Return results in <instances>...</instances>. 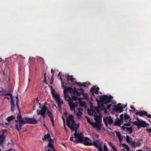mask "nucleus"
<instances>
[{"label": "nucleus", "instance_id": "1", "mask_svg": "<svg viewBox=\"0 0 151 151\" xmlns=\"http://www.w3.org/2000/svg\"><path fill=\"white\" fill-rule=\"evenodd\" d=\"M94 119L96 120V123H91V125L94 128H96L98 131H100L102 124L101 123L102 120L101 116H99L96 118H94Z\"/></svg>", "mask_w": 151, "mask_h": 151}, {"label": "nucleus", "instance_id": "2", "mask_svg": "<svg viewBox=\"0 0 151 151\" xmlns=\"http://www.w3.org/2000/svg\"><path fill=\"white\" fill-rule=\"evenodd\" d=\"M137 121H134L132 122L133 124L136 125L138 129H140L141 127H145L147 126H149V124L145 121L136 118Z\"/></svg>", "mask_w": 151, "mask_h": 151}, {"label": "nucleus", "instance_id": "3", "mask_svg": "<svg viewBox=\"0 0 151 151\" xmlns=\"http://www.w3.org/2000/svg\"><path fill=\"white\" fill-rule=\"evenodd\" d=\"M67 126L71 129V131H73L76 128H78L79 127V124H77L75 123V121L73 120L70 121L69 119H67Z\"/></svg>", "mask_w": 151, "mask_h": 151}, {"label": "nucleus", "instance_id": "4", "mask_svg": "<svg viewBox=\"0 0 151 151\" xmlns=\"http://www.w3.org/2000/svg\"><path fill=\"white\" fill-rule=\"evenodd\" d=\"M19 110V113L17 114V119L19 121L18 123H17L15 125V127L16 130L18 131H19L22 128L23 125V124L22 123V121H24L23 120V118H22L20 113V110L19 108L18 109Z\"/></svg>", "mask_w": 151, "mask_h": 151}, {"label": "nucleus", "instance_id": "5", "mask_svg": "<svg viewBox=\"0 0 151 151\" xmlns=\"http://www.w3.org/2000/svg\"><path fill=\"white\" fill-rule=\"evenodd\" d=\"M113 98V97L111 95L108 96L105 95L101 96L99 98V100L102 104H106L110 103Z\"/></svg>", "mask_w": 151, "mask_h": 151}, {"label": "nucleus", "instance_id": "6", "mask_svg": "<svg viewBox=\"0 0 151 151\" xmlns=\"http://www.w3.org/2000/svg\"><path fill=\"white\" fill-rule=\"evenodd\" d=\"M23 119L26 120V121H22V122L23 124V125L27 123L31 124H35L37 123V121L35 118H29L25 116L24 117Z\"/></svg>", "mask_w": 151, "mask_h": 151}, {"label": "nucleus", "instance_id": "7", "mask_svg": "<svg viewBox=\"0 0 151 151\" xmlns=\"http://www.w3.org/2000/svg\"><path fill=\"white\" fill-rule=\"evenodd\" d=\"M47 110H48L47 107L46 106H43L41 110H37V113L38 115H41L42 118H44L45 117V113Z\"/></svg>", "mask_w": 151, "mask_h": 151}, {"label": "nucleus", "instance_id": "8", "mask_svg": "<svg viewBox=\"0 0 151 151\" xmlns=\"http://www.w3.org/2000/svg\"><path fill=\"white\" fill-rule=\"evenodd\" d=\"M107 121L109 124L111 125L113 123V120L110 116H109V117H104L103 118V121L105 124V126L106 127H108V129L111 130L110 128L108 127V124L107 122Z\"/></svg>", "mask_w": 151, "mask_h": 151}, {"label": "nucleus", "instance_id": "9", "mask_svg": "<svg viewBox=\"0 0 151 151\" xmlns=\"http://www.w3.org/2000/svg\"><path fill=\"white\" fill-rule=\"evenodd\" d=\"M114 107L115 111L116 112L120 113L123 111V108L124 107L123 106V105H122L121 103H119L117 104V106L115 105Z\"/></svg>", "mask_w": 151, "mask_h": 151}, {"label": "nucleus", "instance_id": "10", "mask_svg": "<svg viewBox=\"0 0 151 151\" xmlns=\"http://www.w3.org/2000/svg\"><path fill=\"white\" fill-rule=\"evenodd\" d=\"M7 95H9L11 99V111L13 112L14 110V101L13 99V96L12 95L11 93H6L5 95L6 96Z\"/></svg>", "mask_w": 151, "mask_h": 151}, {"label": "nucleus", "instance_id": "11", "mask_svg": "<svg viewBox=\"0 0 151 151\" xmlns=\"http://www.w3.org/2000/svg\"><path fill=\"white\" fill-rule=\"evenodd\" d=\"M89 139L88 137H83L82 140V142L80 143L83 144L87 146H91L93 144L88 142L87 141V140H89Z\"/></svg>", "mask_w": 151, "mask_h": 151}, {"label": "nucleus", "instance_id": "12", "mask_svg": "<svg viewBox=\"0 0 151 151\" xmlns=\"http://www.w3.org/2000/svg\"><path fill=\"white\" fill-rule=\"evenodd\" d=\"M63 87H64L68 92H70L71 93H73L74 94L75 93V91H76V88L73 87V88L72 87L70 86L68 87L67 86H64Z\"/></svg>", "mask_w": 151, "mask_h": 151}, {"label": "nucleus", "instance_id": "13", "mask_svg": "<svg viewBox=\"0 0 151 151\" xmlns=\"http://www.w3.org/2000/svg\"><path fill=\"white\" fill-rule=\"evenodd\" d=\"M135 114L137 115H139L140 116H142L143 115L147 117V112L145 111H141L139 112H136Z\"/></svg>", "mask_w": 151, "mask_h": 151}, {"label": "nucleus", "instance_id": "14", "mask_svg": "<svg viewBox=\"0 0 151 151\" xmlns=\"http://www.w3.org/2000/svg\"><path fill=\"white\" fill-rule=\"evenodd\" d=\"M5 138V136H4V133L2 132L0 133V145H3L4 141Z\"/></svg>", "mask_w": 151, "mask_h": 151}, {"label": "nucleus", "instance_id": "15", "mask_svg": "<svg viewBox=\"0 0 151 151\" xmlns=\"http://www.w3.org/2000/svg\"><path fill=\"white\" fill-rule=\"evenodd\" d=\"M52 94L53 97L57 101H61V99L60 98V96L59 94L57 93H52Z\"/></svg>", "mask_w": 151, "mask_h": 151}, {"label": "nucleus", "instance_id": "16", "mask_svg": "<svg viewBox=\"0 0 151 151\" xmlns=\"http://www.w3.org/2000/svg\"><path fill=\"white\" fill-rule=\"evenodd\" d=\"M78 129L77 128H76L75 130H74V131L75 132V133L74 134V137H75L76 138H77V139H82V137H83L82 136L79 134H78L77 133V130Z\"/></svg>", "mask_w": 151, "mask_h": 151}, {"label": "nucleus", "instance_id": "17", "mask_svg": "<svg viewBox=\"0 0 151 151\" xmlns=\"http://www.w3.org/2000/svg\"><path fill=\"white\" fill-rule=\"evenodd\" d=\"M122 124V122L121 121L120 119H116L115 123L114 124V126H120L121 124Z\"/></svg>", "mask_w": 151, "mask_h": 151}, {"label": "nucleus", "instance_id": "18", "mask_svg": "<svg viewBox=\"0 0 151 151\" xmlns=\"http://www.w3.org/2000/svg\"><path fill=\"white\" fill-rule=\"evenodd\" d=\"M67 101L68 103V104H70V105H71V106L75 108L76 107L78 106V103L77 102L74 103H73L71 99H67Z\"/></svg>", "mask_w": 151, "mask_h": 151}, {"label": "nucleus", "instance_id": "19", "mask_svg": "<svg viewBox=\"0 0 151 151\" xmlns=\"http://www.w3.org/2000/svg\"><path fill=\"white\" fill-rule=\"evenodd\" d=\"M77 138L74 137H70V140L73 141L74 142H76L78 143V142H82V140L81 139H76Z\"/></svg>", "mask_w": 151, "mask_h": 151}, {"label": "nucleus", "instance_id": "20", "mask_svg": "<svg viewBox=\"0 0 151 151\" xmlns=\"http://www.w3.org/2000/svg\"><path fill=\"white\" fill-rule=\"evenodd\" d=\"M63 88L64 89L63 92V93H64V98L65 99H66V98H68L69 99H71V97H70L68 95V93H67L68 91H67V90H66L65 88L64 87H63Z\"/></svg>", "mask_w": 151, "mask_h": 151}, {"label": "nucleus", "instance_id": "21", "mask_svg": "<svg viewBox=\"0 0 151 151\" xmlns=\"http://www.w3.org/2000/svg\"><path fill=\"white\" fill-rule=\"evenodd\" d=\"M50 137V136L49 133H48L47 134L44 135V137L42 138V139L44 141H46V139H48Z\"/></svg>", "mask_w": 151, "mask_h": 151}, {"label": "nucleus", "instance_id": "22", "mask_svg": "<svg viewBox=\"0 0 151 151\" xmlns=\"http://www.w3.org/2000/svg\"><path fill=\"white\" fill-rule=\"evenodd\" d=\"M75 80V79L73 78V76H72L68 75L67 76V80L68 81H70L73 82Z\"/></svg>", "mask_w": 151, "mask_h": 151}, {"label": "nucleus", "instance_id": "23", "mask_svg": "<svg viewBox=\"0 0 151 151\" xmlns=\"http://www.w3.org/2000/svg\"><path fill=\"white\" fill-rule=\"evenodd\" d=\"M103 104H100L99 103H98V108L101 109L102 111H103L104 109L105 108V106Z\"/></svg>", "mask_w": 151, "mask_h": 151}, {"label": "nucleus", "instance_id": "24", "mask_svg": "<svg viewBox=\"0 0 151 151\" xmlns=\"http://www.w3.org/2000/svg\"><path fill=\"white\" fill-rule=\"evenodd\" d=\"M96 88V86H93V87H92L90 90V92L91 93V94L92 96H94V93L93 91H94Z\"/></svg>", "mask_w": 151, "mask_h": 151}, {"label": "nucleus", "instance_id": "25", "mask_svg": "<svg viewBox=\"0 0 151 151\" xmlns=\"http://www.w3.org/2000/svg\"><path fill=\"white\" fill-rule=\"evenodd\" d=\"M94 110L90 109L88 110V114L89 116H93V113Z\"/></svg>", "mask_w": 151, "mask_h": 151}, {"label": "nucleus", "instance_id": "26", "mask_svg": "<svg viewBox=\"0 0 151 151\" xmlns=\"http://www.w3.org/2000/svg\"><path fill=\"white\" fill-rule=\"evenodd\" d=\"M14 116L13 115H11L9 116L7 118V120L8 122H10L11 120L14 119Z\"/></svg>", "mask_w": 151, "mask_h": 151}, {"label": "nucleus", "instance_id": "27", "mask_svg": "<svg viewBox=\"0 0 151 151\" xmlns=\"http://www.w3.org/2000/svg\"><path fill=\"white\" fill-rule=\"evenodd\" d=\"M60 72L58 73V78L59 77V76L60 77V80L61 83V86H62V87H63L65 85H64V83L63 82V80L62 78L60 76Z\"/></svg>", "mask_w": 151, "mask_h": 151}, {"label": "nucleus", "instance_id": "28", "mask_svg": "<svg viewBox=\"0 0 151 151\" xmlns=\"http://www.w3.org/2000/svg\"><path fill=\"white\" fill-rule=\"evenodd\" d=\"M127 131L128 132L130 133H132L133 132V128L132 127H127L126 128Z\"/></svg>", "mask_w": 151, "mask_h": 151}, {"label": "nucleus", "instance_id": "29", "mask_svg": "<svg viewBox=\"0 0 151 151\" xmlns=\"http://www.w3.org/2000/svg\"><path fill=\"white\" fill-rule=\"evenodd\" d=\"M82 95H83L84 99L87 100L89 99L88 98V94L87 93H85L84 92V93H83Z\"/></svg>", "mask_w": 151, "mask_h": 151}, {"label": "nucleus", "instance_id": "30", "mask_svg": "<svg viewBox=\"0 0 151 151\" xmlns=\"http://www.w3.org/2000/svg\"><path fill=\"white\" fill-rule=\"evenodd\" d=\"M47 112L46 113L47 114H48V116L50 117H53L52 116V113L50 111L48 110H48H47Z\"/></svg>", "mask_w": 151, "mask_h": 151}, {"label": "nucleus", "instance_id": "31", "mask_svg": "<svg viewBox=\"0 0 151 151\" xmlns=\"http://www.w3.org/2000/svg\"><path fill=\"white\" fill-rule=\"evenodd\" d=\"M80 106H81L82 107H86V103L85 102H82L81 103L79 104Z\"/></svg>", "mask_w": 151, "mask_h": 151}, {"label": "nucleus", "instance_id": "32", "mask_svg": "<svg viewBox=\"0 0 151 151\" xmlns=\"http://www.w3.org/2000/svg\"><path fill=\"white\" fill-rule=\"evenodd\" d=\"M90 83L89 82H86L82 83L81 86H83L85 87H88V84Z\"/></svg>", "mask_w": 151, "mask_h": 151}, {"label": "nucleus", "instance_id": "33", "mask_svg": "<svg viewBox=\"0 0 151 151\" xmlns=\"http://www.w3.org/2000/svg\"><path fill=\"white\" fill-rule=\"evenodd\" d=\"M44 79L43 80V81L44 82V83H46V84H48V83L46 81V73L45 72L44 75Z\"/></svg>", "mask_w": 151, "mask_h": 151}, {"label": "nucleus", "instance_id": "34", "mask_svg": "<svg viewBox=\"0 0 151 151\" xmlns=\"http://www.w3.org/2000/svg\"><path fill=\"white\" fill-rule=\"evenodd\" d=\"M103 147H102L101 145V144H99L98 148L97 149L98 150V151H103Z\"/></svg>", "mask_w": 151, "mask_h": 151}, {"label": "nucleus", "instance_id": "35", "mask_svg": "<svg viewBox=\"0 0 151 151\" xmlns=\"http://www.w3.org/2000/svg\"><path fill=\"white\" fill-rule=\"evenodd\" d=\"M48 145L49 147L50 148L54 150L55 148L54 147V145L53 144H52L51 143H48Z\"/></svg>", "mask_w": 151, "mask_h": 151}, {"label": "nucleus", "instance_id": "36", "mask_svg": "<svg viewBox=\"0 0 151 151\" xmlns=\"http://www.w3.org/2000/svg\"><path fill=\"white\" fill-rule=\"evenodd\" d=\"M99 90V87H96V88H95V90H94V92L95 94H98V92Z\"/></svg>", "mask_w": 151, "mask_h": 151}, {"label": "nucleus", "instance_id": "37", "mask_svg": "<svg viewBox=\"0 0 151 151\" xmlns=\"http://www.w3.org/2000/svg\"><path fill=\"white\" fill-rule=\"evenodd\" d=\"M83 93L82 92H78L77 90H76V91H75V93L74 94H76L77 96H80L81 95H82Z\"/></svg>", "mask_w": 151, "mask_h": 151}, {"label": "nucleus", "instance_id": "38", "mask_svg": "<svg viewBox=\"0 0 151 151\" xmlns=\"http://www.w3.org/2000/svg\"><path fill=\"white\" fill-rule=\"evenodd\" d=\"M16 99H17L16 102V106L17 107V108L18 109L19 108V106L18 104V101L19 100H18V96H16L15 97Z\"/></svg>", "mask_w": 151, "mask_h": 151}, {"label": "nucleus", "instance_id": "39", "mask_svg": "<svg viewBox=\"0 0 151 151\" xmlns=\"http://www.w3.org/2000/svg\"><path fill=\"white\" fill-rule=\"evenodd\" d=\"M130 118V116L127 114L125 113L124 114V118L125 120L129 119Z\"/></svg>", "mask_w": 151, "mask_h": 151}, {"label": "nucleus", "instance_id": "40", "mask_svg": "<svg viewBox=\"0 0 151 151\" xmlns=\"http://www.w3.org/2000/svg\"><path fill=\"white\" fill-rule=\"evenodd\" d=\"M73 116L72 115L70 114L68 115V118L67 119H69L71 121V120H73Z\"/></svg>", "mask_w": 151, "mask_h": 151}, {"label": "nucleus", "instance_id": "41", "mask_svg": "<svg viewBox=\"0 0 151 151\" xmlns=\"http://www.w3.org/2000/svg\"><path fill=\"white\" fill-rule=\"evenodd\" d=\"M60 101H57V103H58V107L59 109H61Z\"/></svg>", "mask_w": 151, "mask_h": 151}, {"label": "nucleus", "instance_id": "42", "mask_svg": "<svg viewBox=\"0 0 151 151\" xmlns=\"http://www.w3.org/2000/svg\"><path fill=\"white\" fill-rule=\"evenodd\" d=\"M71 97L72 99L74 101H76L78 99L77 97L76 96H74L73 95H72L71 96Z\"/></svg>", "mask_w": 151, "mask_h": 151}, {"label": "nucleus", "instance_id": "43", "mask_svg": "<svg viewBox=\"0 0 151 151\" xmlns=\"http://www.w3.org/2000/svg\"><path fill=\"white\" fill-rule=\"evenodd\" d=\"M116 135L118 136L119 139L120 140H121V134L119 132H117L116 133Z\"/></svg>", "mask_w": 151, "mask_h": 151}, {"label": "nucleus", "instance_id": "44", "mask_svg": "<svg viewBox=\"0 0 151 151\" xmlns=\"http://www.w3.org/2000/svg\"><path fill=\"white\" fill-rule=\"evenodd\" d=\"M38 103H35L33 105V106H32V108L33 109V110H35V107H36L37 106H38Z\"/></svg>", "mask_w": 151, "mask_h": 151}, {"label": "nucleus", "instance_id": "45", "mask_svg": "<svg viewBox=\"0 0 151 151\" xmlns=\"http://www.w3.org/2000/svg\"><path fill=\"white\" fill-rule=\"evenodd\" d=\"M104 151H108V149L106 144L104 145Z\"/></svg>", "mask_w": 151, "mask_h": 151}, {"label": "nucleus", "instance_id": "46", "mask_svg": "<svg viewBox=\"0 0 151 151\" xmlns=\"http://www.w3.org/2000/svg\"><path fill=\"white\" fill-rule=\"evenodd\" d=\"M126 140L128 143H130V137L128 135H127Z\"/></svg>", "mask_w": 151, "mask_h": 151}, {"label": "nucleus", "instance_id": "47", "mask_svg": "<svg viewBox=\"0 0 151 151\" xmlns=\"http://www.w3.org/2000/svg\"><path fill=\"white\" fill-rule=\"evenodd\" d=\"M51 81L50 82V84H52L53 83L54 81V76L53 75H52L51 78Z\"/></svg>", "mask_w": 151, "mask_h": 151}, {"label": "nucleus", "instance_id": "48", "mask_svg": "<svg viewBox=\"0 0 151 151\" xmlns=\"http://www.w3.org/2000/svg\"><path fill=\"white\" fill-rule=\"evenodd\" d=\"M78 112L81 115L82 114V113L81 111H83L82 109L81 108H79L78 109Z\"/></svg>", "mask_w": 151, "mask_h": 151}, {"label": "nucleus", "instance_id": "49", "mask_svg": "<svg viewBox=\"0 0 151 151\" xmlns=\"http://www.w3.org/2000/svg\"><path fill=\"white\" fill-rule=\"evenodd\" d=\"M93 146H94L97 149L98 148V145H97L96 142H93Z\"/></svg>", "mask_w": 151, "mask_h": 151}, {"label": "nucleus", "instance_id": "50", "mask_svg": "<svg viewBox=\"0 0 151 151\" xmlns=\"http://www.w3.org/2000/svg\"><path fill=\"white\" fill-rule=\"evenodd\" d=\"M120 119L122 122H123L124 119V116L123 114H122L120 115Z\"/></svg>", "mask_w": 151, "mask_h": 151}, {"label": "nucleus", "instance_id": "51", "mask_svg": "<svg viewBox=\"0 0 151 151\" xmlns=\"http://www.w3.org/2000/svg\"><path fill=\"white\" fill-rule=\"evenodd\" d=\"M131 124L130 123H124V125L127 127H129L131 125Z\"/></svg>", "mask_w": 151, "mask_h": 151}, {"label": "nucleus", "instance_id": "52", "mask_svg": "<svg viewBox=\"0 0 151 151\" xmlns=\"http://www.w3.org/2000/svg\"><path fill=\"white\" fill-rule=\"evenodd\" d=\"M95 110H96V111L98 113V114H100V111L99 108H96L95 109Z\"/></svg>", "mask_w": 151, "mask_h": 151}, {"label": "nucleus", "instance_id": "53", "mask_svg": "<svg viewBox=\"0 0 151 151\" xmlns=\"http://www.w3.org/2000/svg\"><path fill=\"white\" fill-rule=\"evenodd\" d=\"M69 106L70 107V109L71 111H75V108L72 107L71 106V105H70V104H69Z\"/></svg>", "mask_w": 151, "mask_h": 151}, {"label": "nucleus", "instance_id": "54", "mask_svg": "<svg viewBox=\"0 0 151 151\" xmlns=\"http://www.w3.org/2000/svg\"><path fill=\"white\" fill-rule=\"evenodd\" d=\"M50 90L51 91V93H54V92L55 91V90L54 89H53V90H52L53 88L52 86H50Z\"/></svg>", "mask_w": 151, "mask_h": 151}, {"label": "nucleus", "instance_id": "55", "mask_svg": "<svg viewBox=\"0 0 151 151\" xmlns=\"http://www.w3.org/2000/svg\"><path fill=\"white\" fill-rule=\"evenodd\" d=\"M78 89V91H81V92L83 93H84V89L81 87H80V88Z\"/></svg>", "mask_w": 151, "mask_h": 151}, {"label": "nucleus", "instance_id": "56", "mask_svg": "<svg viewBox=\"0 0 151 151\" xmlns=\"http://www.w3.org/2000/svg\"><path fill=\"white\" fill-rule=\"evenodd\" d=\"M131 145L132 146V147H135V142L134 141L131 144Z\"/></svg>", "mask_w": 151, "mask_h": 151}, {"label": "nucleus", "instance_id": "57", "mask_svg": "<svg viewBox=\"0 0 151 151\" xmlns=\"http://www.w3.org/2000/svg\"><path fill=\"white\" fill-rule=\"evenodd\" d=\"M94 112L95 114L93 115V116L95 117H96V118H97L98 117L100 116H99L97 115V114H96V113L95 111H94Z\"/></svg>", "mask_w": 151, "mask_h": 151}, {"label": "nucleus", "instance_id": "58", "mask_svg": "<svg viewBox=\"0 0 151 151\" xmlns=\"http://www.w3.org/2000/svg\"><path fill=\"white\" fill-rule=\"evenodd\" d=\"M75 83L76 84H77L78 85L80 86H82V83H81L80 82H75Z\"/></svg>", "mask_w": 151, "mask_h": 151}, {"label": "nucleus", "instance_id": "59", "mask_svg": "<svg viewBox=\"0 0 151 151\" xmlns=\"http://www.w3.org/2000/svg\"><path fill=\"white\" fill-rule=\"evenodd\" d=\"M135 144L136 146H139L141 143L139 142H135Z\"/></svg>", "mask_w": 151, "mask_h": 151}, {"label": "nucleus", "instance_id": "60", "mask_svg": "<svg viewBox=\"0 0 151 151\" xmlns=\"http://www.w3.org/2000/svg\"><path fill=\"white\" fill-rule=\"evenodd\" d=\"M86 118H87V122H88L90 123L91 124V123H93V122H91L90 119L89 118H88V117H86Z\"/></svg>", "mask_w": 151, "mask_h": 151}, {"label": "nucleus", "instance_id": "61", "mask_svg": "<svg viewBox=\"0 0 151 151\" xmlns=\"http://www.w3.org/2000/svg\"><path fill=\"white\" fill-rule=\"evenodd\" d=\"M111 105H112L111 104H107V108L108 109H110L111 107Z\"/></svg>", "mask_w": 151, "mask_h": 151}, {"label": "nucleus", "instance_id": "62", "mask_svg": "<svg viewBox=\"0 0 151 151\" xmlns=\"http://www.w3.org/2000/svg\"><path fill=\"white\" fill-rule=\"evenodd\" d=\"M125 148L126 150L127 151H129V150L130 149V148L129 147L128 145L126 146V147H125Z\"/></svg>", "mask_w": 151, "mask_h": 151}, {"label": "nucleus", "instance_id": "63", "mask_svg": "<svg viewBox=\"0 0 151 151\" xmlns=\"http://www.w3.org/2000/svg\"><path fill=\"white\" fill-rule=\"evenodd\" d=\"M130 108L131 109H133L134 111H135V110H136V109H135V108H134V106H130Z\"/></svg>", "mask_w": 151, "mask_h": 151}, {"label": "nucleus", "instance_id": "64", "mask_svg": "<svg viewBox=\"0 0 151 151\" xmlns=\"http://www.w3.org/2000/svg\"><path fill=\"white\" fill-rule=\"evenodd\" d=\"M16 151L14 149L11 148L10 149L8 150L7 151Z\"/></svg>", "mask_w": 151, "mask_h": 151}]
</instances>
